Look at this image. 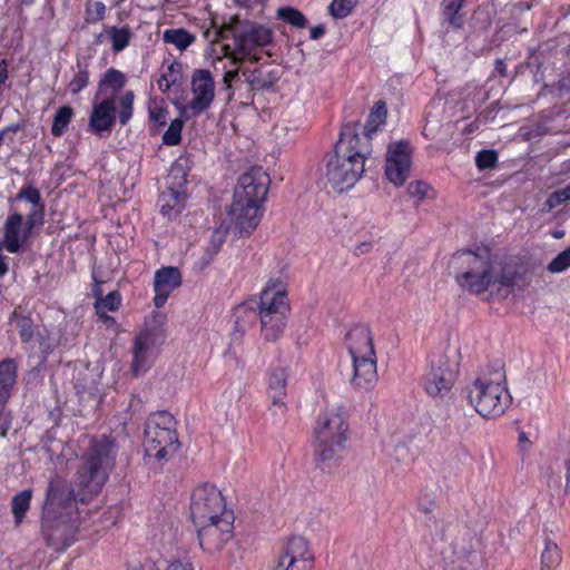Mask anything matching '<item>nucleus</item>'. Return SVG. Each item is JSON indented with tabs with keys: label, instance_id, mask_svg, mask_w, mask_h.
<instances>
[{
	"label": "nucleus",
	"instance_id": "nucleus-1",
	"mask_svg": "<svg viewBox=\"0 0 570 570\" xmlns=\"http://www.w3.org/2000/svg\"><path fill=\"white\" fill-rule=\"evenodd\" d=\"M118 445L112 438L102 435L91 442L77 472L78 493L65 480L50 481L41 522L48 546L60 550L71 544L78 531L76 503L78 500L87 502L98 494L115 466Z\"/></svg>",
	"mask_w": 570,
	"mask_h": 570
},
{
	"label": "nucleus",
	"instance_id": "nucleus-2",
	"mask_svg": "<svg viewBox=\"0 0 570 570\" xmlns=\"http://www.w3.org/2000/svg\"><path fill=\"white\" fill-rule=\"evenodd\" d=\"M449 271L463 289L474 295L485 291L507 297L514 289L528 285L525 276L515 265L491 259L488 250L475 253L459 250L449 262Z\"/></svg>",
	"mask_w": 570,
	"mask_h": 570
},
{
	"label": "nucleus",
	"instance_id": "nucleus-3",
	"mask_svg": "<svg viewBox=\"0 0 570 570\" xmlns=\"http://www.w3.org/2000/svg\"><path fill=\"white\" fill-rule=\"evenodd\" d=\"M368 148L361 145V137L352 126L341 132L334 150L326 156L323 173L327 183L338 193L350 189L364 173Z\"/></svg>",
	"mask_w": 570,
	"mask_h": 570
},
{
	"label": "nucleus",
	"instance_id": "nucleus-4",
	"mask_svg": "<svg viewBox=\"0 0 570 570\" xmlns=\"http://www.w3.org/2000/svg\"><path fill=\"white\" fill-rule=\"evenodd\" d=\"M269 183L268 175L261 167H254L238 178L228 216L240 236L250 234L258 226L261 206Z\"/></svg>",
	"mask_w": 570,
	"mask_h": 570
},
{
	"label": "nucleus",
	"instance_id": "nucleus-5",
	"mask_svg": "<svg viewBox=\"0 0 570 570\" xmlns=\"http://www.w3.org/2000/svg\"><path fill=\"white\" fill-rule=\"evenodd\" d=\"M348 442V424L343 406L327 407L314 428V460L322 471H332L343 459Z\"/></svg>",
	"mask_w": 570,
	"mask_h": 570
},
{
	"label": "nucleus",
	"instance_id": "nucleus-6",
	"mask_svg": "<svg viewBox=\"0 0 570 570\" xmlns=\"http://www.w3.org/2000/svg\"><path fill=\"white\" fill-rule=\"evenodd\" d=\"M217 39L224 40L228 35L233 38V46L224 45L223 51L226 58L230 59L232 65L239 66L245 59L252 63H257L261 57L256 50L272 43V29L249 21L242 20L238 17H232L227 23H224L217 31Z\"/></svg>",
	"mask_w": 570,
	"mask_h": 570
},
{
	"label": "nucleus",
	"instance_id": "nucleus-7",
	"mask_svg": "<svg viewBox=\"0 0 570 570\" xmlns=\"http://www.w3.org/2000/svg\"><path fill=\"white\" fill-rule=\"evenodd\" d=\"M466 397L483 417H497L505 412L512 397L505 387L503 366H488L480 371L466 387Z\"/></svg>",
	"mask_w": 570,
	"mask_h": 570
},
{
	"label": "nucleus",
	"instance_id": "nucleus-8",
	"mask_svg": "<svg viewBox=\"0 0 570 570\" xmlns=\"http://www.w3.org/2000/svg\"><path fill=\"white\" fill-rule=\"evenodd\" d=\"M352 358L350 382L358 391H371L377 382L376 355L368 326H353L345 336Z\"/></svg>",
	"mask_w": 570,
	"mask_h": 570
},
{
	"label": "nucleus",
	"instance_id": "nucleus-9",
	"mask_svg": "<svg viewBox=\"0 0 570 570\" xmlns=\"http://www.w3.org/2000/svg\"><path fill=\"white\" fill-rule=\"evenodd\" d=\"M175 425L173 415L166 411L149 416L145 428L144 444L150 456L164 460L178 450L179 442Z\"/></svg>",
	"mask_w": 570,
	"mask_h": 570
},
{
	"label": "nucleus",
	"instance_id": "nucleus-10",
	"mask_svg": "<svg viewBox=\"0 0 570 570\" xmlns=\"http://www.w3.org/2000/svg\"><path fill=\"white\" fill-rule=\"evenodd\" d=\"M460 365V353L456 348H448L445 353L431 363L424 376V390L432 397L443 399L450 393L456 380Z\"/></svg>",
	"mask_w": 570,
	"mask_h": 570
},
{
	"label": "nucleus",
	"instance_id": "nucleus-11",
	"mask_svg": "<svg viewBox=\"0 0 570 570\" xmlns=\"http://www.w3.org/2000/svg\"><path fill=\"white\" fill-rule=\"evenodd\" d=\"M134 98L132 91H126L118 101V119L119 122L125 126L132 116L134 110ZM116 109L115 98H106L99 104H95L90 118H89V130L96 135L102 136V132L110 131L116 121Z\"/></svg>",
	"mask_w": 570,
	"mask_h": 570
},
{
	"label": "nucleus",
	"instance_id": "nucleus-12",
	"mask_svg": "<svg viewBox=\"0 0 570 570\" xmlns=\"http://www.w3.org/2000/svg\"><path fill=\"white\" fill-rule=\"evenodd\" d=\"M227 512L233 510L227 508L225 497L216 485L204 483L194 490L190 515L195 524L220 519Z\"/></svg>",
	"mask_w": 570,
	"mask_h": 570
},
{
	"label": "nucleus",
	"instance_id": "nucleus-13",
	"mask_svg": "<svg viewBox=\"0 0 570 570\" xmlns=\"http://www.w3.org/2000/svg\"><path fill=\"white\" fill-rule=\"evenodd\" d=\"M258 313L255 309L242 305L237 308L236 328L240 332L246 331L245 323H252L259 317L275 315L277 311L289 312V305L283 289L275 288V284L268 283L261 293L259 303H257Z\"/></svg>",
	"mask_w": 570,
	"mask_h": 570
},
{
	"label": "nucleus",
	"instance_id": "nucleus-14",
	"mask_svg": "<svg viewBox=\"0 0 570 570\" xmlns=\"http://www.w3.org/2000/svg\"><path fill=\"white\" fill-rule=\"evenodd\" d=\"M234 512H227L225 517L217 520L197 524L198 540L200 547L207 552H216L234 537Z\"/></svg>",
	"mask_w": 570,
	"mask_h": 570
},
{
	"label": "nucleus",
	"instance_id": "nucleus-15",
	"mask_svg": "<svg viewBox=\"0 0 570 570\" xmlns=\"http://www.w3.org/2000/svg\"><path fill=\"white\" fill-rule=\"evenodd\" d=\"M412 148L409 141L391 142L386 150L385 176L396 187L402 186L410 176Z\"/></svg>",
	"mask_w": 570,
	"mask_h": 570
},
{
	"label": "nucleus",
	"instance_id": "nucleus-16",
	"mask_svg": "<svg viewBox=\"0 0 570 570\" xmlns=\"http://www.w3.org/2000/svg\"><path fill=\"white\" fill-rule=\"evenodd\" d=\"M154 320L157 324L155 326L147 325L135 340L132 348L134 358L131 364V372L135 376L140 375L148 368L149 351L163 337L161 325L165 322V316L163 314H156Z\"/></svg>",
	"mask_w": 570,
	"mask_h": 570
},
{
	"label": "nucleus",
	"instance_id": "nucleus-17",
	"mask_svg": "<svg viewBox=\"0 0 570 570\" xmlns=\"http://www.w3.org/2000/svg\"><path fill=\"white\" fill-rule=\"evenodd\" d=\"M193 98L186 106L191 116H198L207 110L215 98V81L207 69H196L191 76Z\"/></svg>",
	"mask_w": 570,
	"mask_h": 570
},
{
	"label": "nucleus",
	"instance_id": "nucleus-18",
	"mask_svg": "<svg viewBox=\"0 0 570 570\" xmlns=\"http://www.w3.org/2000/svg\"><path fill=\"white\" fill-rule=\"evenodd\" d=\"M479 540L475 535L465 533L454 539L452 543L453 554L455 559L453 564L456 566L458 570H474L479 557L476 553V547Z\"/></svg>",
	"mask_w": 570,
	"mask_h": 570
},
{
	"label": "nucleus",
	"instance_id": "nucleus-19",
	"mask_svg": "<svg viewBox=\"0 0 570 570\" xmlns=\"http://www.w3.org/2000/svg\"><path fill=\"white\" fill-rule=\"evenodd\" d=\"M181 285V274L177 267L168 266L158 269L154 278L156 307H161L168 299L170 293Z\"/></svg>",
	"mask_w": 570,
	"mask_h": 570
},
{
	"label": "nucleus",
	"instance_id": "nucleus-20",
	"mask_svg": "<svg viewBox=\"0 0 570 570\" xmlns=\"http://www.w3.org/2000/svg\"><path fill=\"white\" fill-rule=\"evenodd\" d=\"M278 559L311 570L314 557L308 541L304 537L293 535L288 539Z\"/></svg>",
	"mask_w": 570,
	"mask_h": 570
},
{
	"label": "nucleus",
	"instance_id": "nucleus-21",
	"mask_svg": "<svg viewBox=\"0 0 570 570\" xmlns=\"http://www.w3.org/2000/svg\"><path fill=\"white\" fill-rule=\"evenodd\" d=\"M243 75L252 90H268L281 79L282 70L273 63H263L254 69H243Z\"/></svg>",
	"mask_w": 570,
	"mask_h": 570
},
{
	"label": "nucleus",
	"instance_id": "nucleus-22",
	"mask_svg": "<svg viewBox=\"0 0 570 570\" xmlns=\"http://www.w3.org/2000/svg\"><path fill=\"white\" fill-rule=\"evenodd\" d=\"M287 385V373L283 367L275 368L268 380V395L272 401L269 411L274 415L284 414L286 412V405L283 399L286 395Z\"/></svg>",
	"mask_w": 570,
	"mask_h": 570
},
{
	"label": "nucleus",
	"instance_id": "nucleus-23",
	"mask_svg": "<svg viewBox=\"0 0 570 570\" xmlns=\"http://www.w3.org/2000/svg\"><path fill=\"white\" fill-rule=\"evenodd\" d=\"M153 541L164 549H171L178 540V525L168 517H164L153 525Z\"/></svg>",
	"mask_w": 570,
	"mask_h": 570
},
{
	"label": "nucleus",
	"instance_id": "nucleus-24",
	"mask_svg": "<svg viewBox=\"0 0 570 570\" xmlns=\"http://www.w3.org/2000/svg\"><path fill=\"white\" fill-rule=\"evenodd\" d=\"M23 217L19 213L9 215L4 223V246L10 253L19 252L21 243L28 238L27 233L20 237Z\"/></svg>",
	"mask_w": 570,
	"mask_h": 570
},
{
	"label": "nucleus",
	"instance_id": "nucleus-25",
	"mask_svg": "<svg viewBox=\"0 0 570 570\" xmlns=\"http://www.w3.org/2000/svg\"><path fill=\"white\" fill-rule=\"evenodd\" d=\"M185 194L173 187L164 190L158 199L160 212L168 218L176 217L185 205Z\"/></svg>",
	"mask_w": 570,
	"mask_h": 570
},
{
	"label": "nucleus",
	"instance_id": "nucleus-26",
	"mask_svg": "<svg viewBox=\"0 0 570 570\" xmlns=\"http://www.w3.org/2000/svg\"><path fill=\"white\" fill-rule=\"evenodd\" d=\"M288 313L289 312L277 311L275 315L259 317L262 335L266 341L275 342L282 336Z\"/></svg>",
	"mask_w": 570,
	"mask_h": 570
},
{
	"label": "nucleus",
	"instance_id": "nucleus-27",
	"mask_svg": "<svg viewBox=\"0 0 570 570\" xmlns=\"http://www.w3.org/2000/svg\"><path fill=\"white\" fill-rule=\"evenodd\" d=\"M17 379V365L13 360L0 362V404L3 405L11 394Z\"/></svg>",
	"mask_w": 570,
	"mask_h": 570
},
{
	"label": "nucleus",
	"instance_id": "nucleus-28",
	"mask_svg": "<svg viewBox=\"0 0 570 570\" xmlns=\"http://www.w3.org/2000/svg\"><path fill=\"white\" fill-rule=\"evenodd\" d=\"M386 105L383 100H379L375 102L372 111L368 115L367 122L364 127L363 138H361V145L364 146L362 140H371L373 134L377 131V129L385 124L386 120Z\"/></svg>",
	"mask_w": 570,
	"mask_h": 570
},
{
	"label": "nucleus",
	"instance_id": "nucleus-29",
	"mask_svg": "<svg viewBox=\"0 0 570 570\" xmlns=\"http://www.w3.org/2000/svg\"><path fill=\"white\" fill-rule=\"evenodd\" d=\"M32 498V490L24 489L18 492L11 500V510L14 517V522L20 524L24 518L26 512L30 507V501Z\"/></svg>",
	"mask_w": 570,
	"mask_h": 570
},
{
	"label": "nucleus",
	"instance_id": "nucleus-30",
	"mask_svg": "<svg viewBox=\"0 0 570 570\" xmlns=\"http://www.w3.org/2000/svg\"><path fill=\"white\" fill-rule=\"evenodd\" d=\"M164 41L179 50H185L195 41V36L185 29H169L164 32Z\"/></svg>",
	"mask_w": 570,
	"mask_h": 570
},
{
	"label": "nucleus",
	"instance_id": "nucleus-31",
	"mask_svg": "<svg viewBox=\"0 0 570 570\" xmlns=\"http://www.w3.org/2000/svg\"><path fill=\"white\" fill-rule=\"evenodd\" d=\"M561 562V551L559 547L548 540L541 554V570H552Z\"/></svg>",
	"mask_w": 570,
	"mask_h": 570
},
{
	"label": "nucleus",
	"instance_id": "nucleus-32",
	"mask_svg": "<svg viewBox=\"0 0 570 570\" xmlns=\"http://www.w3.org/2000/svg\"><path fill=\"white\" fill-rule=\"evenodd\" d=\"M107 33L111 40V48L115 52L124 50L129 45L132 36V32L128 27H110L108 28Z\"/></svg>",
	"mask_w": 570,
	"mask_h": 570
},
{
	"label": "nucleus",
	"instance_id": "nucleus-33",
	"mask_svg": "<svg viewBox=\"0 0 570 570\" xmlns=\"http://www.w3.org/2000/svg\"><path fill=\"white\" fill-rule=\"evenodd\" d=\"M11 321L16 322V327L23 343H28L35 337V324L30 317L23 316L18 309H14Z\"/></svg>",
	"mask_w": 570,
	"mask_h": 570
},
{
	"label": "nucleus",
	"instance_id": "nucleus-34",
	"mask_svg": "<svg viewBox=\"0 0 570 570\" xmlns=\"http://www.w3.org/2000/svg\"><path fill=\"white\" fill-rule=\"evenodd\" d=\"M94 294L97 297V314H102L104 311H116L120 305L121 296L117 291H111L106 297H101V292L95 288Z\"/></svg>",
	"mask_w": 570,
	"mask_h": 570
},
{
	"label": "nucleus",
	"instance_id": "nucleus-35",
	"mask_svg": "<svg viewBox=\"0 0 570 570\" xmlns=\"http://www.w3.org/2000/svg\"><path fill=\"white\" fill-rule=\"evenodd\" d=\"M73 110L69 106L60 107L57 110L51 127V132L53 136L59 137L65 132L71 120Z\"/></svg>",
	"mask_w": 570,
	"mask_h": 570
},
{
	"label": "nucleus",
	"instance_id": "nucleus-36",
	"mask_svg": "<svg viewBox=\"0 0 570 570\" xmlns=\"http://www.w3.org/2000/svg\"><path fill=\"white\" fill-rule=\"evenodd\" d=\"M463 0H443L444 17L454 27L460 28L463 23V16L460 13Z\"/></svg>",
	"mask_w": 570,
	"mask_h": 570
},
{
	"label": "nucleus",
	"instance_id": "nucleus-37",
	"mask_svg": "<svg viewBox=\"0 0 570 570\" xmlns=\"http://www.w3.org/2000/svg\"><path fill=\"white\" fill-rule=\"evenodd\" d=\"M277 18L297 28H304L307 20L304 14L293 7H282L277 10Z\"/></svg>",
	"mask_w": 570,
	"mask_h": 570
},
{
	"label": "nucleus",
	"instance_id": "nucleus-38",
	"mask_svg": "<svg viewBox=\"0 0 570 570\" xmlns=\"http://www.w3.org/2000/svg\"><path fill=\"white\" fill-rule=\"evenodd\" d=\"M406 190L409 196L415 200L416 205H419L421 202L430 197L432 188L423 180H415L409 184Z\"/></svg>",
	"mask_w": 570,
	"mask_h": 570
},
{
	"label": "nucleus",
	"instance_id": "nucleus-39",
	"mask_svg": "<svg viewBox=\"0 0 570 570\" xmlns=\"http://www.w3.org/2000/svg\"><path fill=\"white\" fill-rule=\"evenodd\" d=\"M184 121L180 118L174 119L163 135V142L168 146H176L181 140Z\"/></svg>",
	"mask_w": 570,
	"mask_h": 570
},
{
	"label": "nucleus",
	"instance_id": "nucleus-40",
	"mask_svg": "<svg viewBox=\"0 0 570 570\" xmlns=\"http://www.w3.org/2000/svg\"><path fill=\"white\" fill-rule=\"evenodd\" d=\"M358 0H333L328 7L330 13L335 19H343L347 17Z\"/></svg>",
	"mask_w": 570,
	"mask_h": 570
},
{
	"label": "nucleus",
	"instance_id": "nucleus-41",
	"mask_svg": "<svg viewBox=\"0 0 570 570\" xmlns=\"http://www.w3.org/2000/svg\"><path fill=\"white\" fill-rule=\"evenodd\" d=\"M570 267V246L559 253L547 266L550 273H561Z\"/></svg>",
	"mask_w": 570,
	"mask_h": 570
},
{
	"label": "nucleus",
	"instance_id": "nucleus-42",
	"mask_svg": "<svg viewBox=\"0 0 570 570\" xmlns=\"http://www.w3.org/2000/svg\"><path fill=\"white\" fill-rule=\"evenodd\" d=\"M125 82H126L125 75L122 72L111 68L105 73V77L101 80L100 85L108 86V87L112 88L115 91H117L125 86Z\"/></svg>",
	"mask_w": 570,
	"mask_h": 570
},
{
	"label": "nucleus",
	"instance_id": "nucleus-43",
	"mask_svg": "<svg viewBox=\"0 0 570 570\" xmlns=\"http://www.w3.org/2000/svg\"><path fill=\"white\" fill-rule=\"evenodd\" d=\"M78 72L75 75L73 79L69 83V90L72 95L79 94L89 81V72L86 68H82L80 62H78Z\"/></svg>",
	"mask_w": 570,
	"mask_h": 570
},
{
	"label": "nucleus",
	"instance_id": "nucleus-44",
	"mask_svg": "<svg viewBox=\"0 0 570 570\" xmlns=\"http://www.w3.org/2000/svg\"><path fill=\"white\" fill-rule=\"evenodd\" d=\"M567 200H570V184L564 188L553 191L546 200L544 206L551 210Z\"/></svg>",
	"mask_w": 570,
	"mask_h": 570
},
{
	"label": "nucleus",
	"instance_id": "nucleus-45",
	"mask_svg": "<svg viewBox=\"0 0 570 570\" xmlns=\"http://www.w3.org/2000/svg\"><path fill=\"white\" fill-rule=\"evenodd\" d=\"M498 161L494 150H481L476 154L475 163L479 169L493 168Z\"/></svg>",
	"mask_w": 570,
	"mask_h": 570
},
{
	"label": "nucleus",
	"instance_id": "nucleus-46",
	"mask_svg": "<svg viewBox=\"0 0 570 570\" xmlns=\"http://www.w3.org/2000/svg\"><path fill=\"white\" fill-rule=\"evenodd\" d=\"M228 233V227L220 225L218 228H216L213 232V235L210 237V245L213 247V250L217 253L225 242L226 235Z\"/></svg>",
	"mask_w": 570,
	"mask_h": 570
},
{
	"label": "nucleus",
	"instance_id": "nucleus-47",
	"mask_svg": "<svg viewBox=\"0 0 570 570\" xmlns=\"http://www.w3.org/2000/svg\"><path fill=\"white\" fill-rule=\"evenodd\" d=\"M17 199H26L37 206L40 204L41 196L38 189L26 187L18 193Z\"/></svg>",
	"mask_w": 570,
	"mask_h": 570
},
{
	"label": "nucleus",
	"instance_id": "nucleus-48",
	"mask_svg": "<svg viewBox=\"0 0 570 570\" xmlns=\"http://www.w3.org/2000/svg\"><path fill=\"white\" fill-rule=\"evenodd\" d=\"M238 79H239V69L238 68L228 70L224 73L223 80H224L225 88L228 91V100H230L234 96V92L232 89L233 82L237 81Z\"/></svg>",
	"mask_w": 570,
	"mask_h": 570
},
{
	"label": "nucleus",
	"instance_id": "nucleus-49",
	"mask_svg": "<svg viewBox=\"0 0 570 570\" xmlns=\"http://www.w3.org/2000/svg\"><path fill=\"white\" fill-rule=\"evenodd\" d=\"M167 110L163 107L149 106V119L159 126L166 125Z\"/></svg>",
	"mask_w": 570,
	"mask_h": 570
},
{
	"label": "nucleus",
	"instance_id": "nucleus-50",
	"mask_svg": "<svg viewBox=\"0 0 570 570\" xmlns=\"http://www.w3.org/2000/svg\"><path fill=\"white\" fill-rule=\"evenodd\" d=\"M164 570H194V567L189 560L184 559L168 562Z\"/></svg>",
	"mask_w": 570,
	"mask_h": 570
},
{
	"label": "nucleus",
	"instance_id": "nucleus-51",
	"mask_svg": "<svg viewBox=\"0 0 570 570\" xmlns=\"http://www.w3.org/2000/svg\"><path fill=\"white\" fill-rule=\"evenodd\" d=\"M11 426V415L4 410H0V435L6 436Z\"/></svg>",
	"mask_w": 570,
	"mask_h": 570
},
{
	"label": "nucleus",
	"instance_id": "nucleus-52",
	"mask_svg": "<svg viewBox=\"0 0 570 570\" xmlns=\"http://www.w3.org/2000/svg\"><path fill=\"white\" fill-rule=\"evenodd\" d=\"M177 81V78H170L167 72L163 73L158 80V87L163 92L169 90L170 86Z\"/></svg>",
	"mask_w": 570,
	"mask_h": 570
},
{
	"label": "nucleus",
	"instance_id": "nucleus-53",
	"mask_svg": "<svg viewBox=\"0 0 570 570\" xmlns=\"http://www.w3.org/2000/svg\"><path fill=\"white\" fill-rule=\"evenodd\" d=\"M37 214H38L39 218L41 219L42 218V207H40L38 210H35L33 213H31L27 216V220H26L27 235L30 233V230L33 228V226L36 224Z\"/></svg>",
	"mask_w": 570,
	"mask_h": 570
},
{
	"label": "nucleus",
	"instance_id": "nucleus-54",
	"mask_svg": "<svg viewBox=\"0 0 570 570\" xmlns=\"http://www.w3.org/2000/svg\"><path fill=\"white\" fill-rule=\"evenodd\" d=\"M373 248V242L372 240H368V242H361L356 245L355 247V253L357 255H364V254H367L372 250Z\"/></svg>",
	"mask_w": 570,
	"mask_h": 570
},
{
	"label": "nucleus",
	"instance_id": "nucleus-55",
	"mask_svg": "<svg viewBox=\"0 0 570 570\" xmlns=\"http://www.w3.org/2000/svg\"><path fill=\"white\" fill-rule=\"evenodd\" d=\"M325 33V27L323 24L315 26L311 29V38L317 40Z\"/></svg>",
	"mask_w": 570,
	"mask_h": 570
},
{
	"label": "nucleus",
	"instance_id": "nucleus-56",
	"mask_svg": "<svg viewBox=\"0 0 570 570\" xmlns=\"http://www.w3.org/2000/svg\"><path fill=\"white\" fill-rule=\"evenodd\" d=\"M105 10H106V7L102 2H100V1L95 2V11L97 13L96 20H101L104 18Z\"/></svg>",
	"mask_w": 570,
	"mask_h": 570
},
{
	"label": "nucleus",
	"instance_id": "nucleus-57",
	"mask_svg": "<svg viewBox=\"0 0 570 570\" xmlns=\"http://www.w3.org/2000/svg\"><path fill=\"white\" fill-rule=\"evenodd\" d=\"M7 62L6 60H2L0 62V87L4 83V81L7 80Z\"/></svg>",
	"mask_w": 570,
	"mask_h": 570
},
{
	"label": "nucleus",
	"instance_id": "nucleus-58",
	"mask_svg": "<svg viewBox=\"0 0 570 570\" xmlns=\"http://www.w3.org/2000/svg\"><path fill=\"white\" fill-rule=\"evenodd\" d=\"M19 129V126H10V127H7L4 128L2 131H0V145L2 144L3 141V138H4V134L7 131H17Z\"/></svg>",
	"mask_w": 570,
	"mask_h": 570
},
{
	"label": "nucleus",
	"instance_id": "nucleus-59",
	"mask_svg": "<svg viewBox=\"0 0 570 570\" xmlns=\"http://www.w3.org/2000/svg\"><path fill=\"white\" fill-rule=\"evenodd\" d=\"M8 272V266L4 262V258L0 255V277L3 276Z\"/></svg>",
	"mask_w": 570,
	"mask_h": 570
},
{
	"label": "nucleus",
	"instance_id": "nucleus-60",
	"mask_svg": "<svg viewBox=\"0 0 570 570\" xmlns=\"http://www.w3.org/2000/svg\"><path fill=\"white\" fill-rule=\"evenodd\" d=\"M102 321L106 323V324H114L115 323V318L111 317V316H108L106 315V313L104 312L102 314H98Z\"/></svg>",
	"mask_w": 570,
	"mask_h": 570
},
{
	"label": "nucleus",
	"instance_id": "nucleus-61",
	"mask_svg": "<svg viewBox=\"0 0 570 570\" xmlns=\"http://www.w3.org/2000/svg\"><path fill=\"white\" fill-rule=\"evenodd\" d=\"M177 67H179V66L177 65ZM175 72H176V65H175V63H171V65L168 67V72H167V73H168V76H170V78H177V77L175 76Z\"/></svg>",
	"mask_w": 570,
	"mask_h": 570
},
{
	"label": "nucleus",
	"instance_id": "nucleus-62",
	"mask_svg": "<svg viewBox=\"0 0 570 570\" xmlns=\"http://www.w3.org/2000/svg\"><path fill=\"white\" fill-rule=\"evenodd\" d=\"M497 70L502 75L504 73V63L502 60L497 61Z\"/></svg>",
	"mask_w": 570,
	"mask_h": 570
},
{
	"label": "nucleus",
	"instance_id": "nucleus-63",
	"mask_svg": "<svg viewBox=\"0 0 570 570\" xmlns=\"http://www.w3.org/2000/svg\"><path fill=\"white\" fill-rule=\"evenodd\" d=\"M553 236H554L556 238H561V237L563 236V232H562V230L554 232V233H553Z\"/></svg>",
	"mask_w": 570,
	"mask_h": 570
},
{
	"label": "nucleus",
	"instance_id": "nucleus-64",
	"mask_svg": "<svg viewBox=\"0 0 570 570\" xmlns=\"http://www.w3.org/2000/svg\"><path fill=\"white\" fill-rule=\"evenodd\" d=\"M420 509L424 512V513H429L430 512V508L425 507V505H420Z\"/></svg>",
	"mask_w": 570,
	"mask_h": 570
}]
</instances>
